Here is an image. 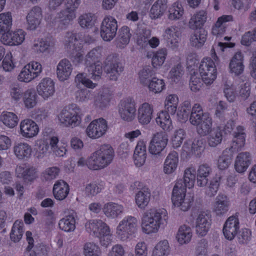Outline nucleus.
<instances>
[{
    "instance_id": "a878e982",
    "label": "nucleus",
    "mask_w": 256,
    "mask_h": 256,
    "mask_svg": "<svg viewBox=\"0 0 256 256\" xmlns=\"http://www.w3.org/2000/svg\"><path fill=\"white\" fill-rule=\"evenodd\" d=\"M212 172V169L209 164H204L200 165L198 170V186L201 187L206 186L209 180L210 175Z\"/></svg>"
},
{
    "instance_id": "6e6552de",
    "label": "nucleus",
    "mask_w": 256,
    "mask_h": 256,
    "mask_svg": "<svg viewBox=\"0 0 256 256\" xmlns=\"http://www.w3.org/2000/svg\"><path fill=\"white\" fill-rule=\"evenodd\" d=\"M118 28L117 20L112 16H106L103 19L100 34L102 40L110 42L116 36Z\"/></svg>"
},
{
    "instance_id": "338daca9",
    "label": "nucleus",
    "mask_w": 256,
    "mask_h": 256,
    "mask_svg": "<svg viewBox=\"0 0 256 256\" xmlns=\"http://www.w3.org/2000/svg\"><path fill=\"white\" fill-rule=\"evenodd\" d=\"M100 48L98 47L88 52L86 56L85 64L86 66H88L90 63L96 62V61L100 57Z\"/></svg>"
},
{
    "instance_id": "c756f323",
    "label": "nucleus",
    "mask_w": 256,
    "mask_h": 256,
    "mask_svg": "<svg viewBox=\"0 0 256 256\" xmlns=\"http://www.w3.org/2000/svg\"><path fill=\"white\" fill-rule=\"evenodd\" d=\"M69 186L64 180L57 181L53 186V194L56 199L62 200L66 198L69 193Z\"/></svg>"
},
{
    "instance_id": "2eb2a0df",
    "label": "nucleus",
    "mask_w": 256,
    "mask_h": 256,
    "mask_svg": "<svg viewBox=\"0 0 256 256\" xmlns=\"http://www.w3.org/2000/svg\"><path fill=\"white\" fill-rule=\"evenodd\" d=\"M168 141L167 136L163 132H158L154 134L149 146V152L152 154H158L165 148Z\"/></svg>"
},
{
    "instance_id": "473e14b6",
    "label": "nucleus",
    "mask_w": 256,
    "mask_h": 256,
    "mask_svg": "<svg viewBox=\"0 0 256 256\" xmlns=\"http://www.w3.org/2000/svg\"><path fill=\"white\" fill-rule=\"evenodd\" d=\"M167 0H158L152 6L150 15L152 19H156L161 17L167 9Z\"/></svg>"
},
{
    "instance_id": "bf43d9fd",
    "label": "nucleus",
    "mask_w": 256,
    "mask_h": 256,
    "mask_svg": "<svg viewBox=\"0 0 256 256\" xmlns=\"http://www.w3.org/2000/svg\"><path fill=\"white\" fill-rule=\"evenodd\" d=\"M36 78L30 70V65L25 66L18 76V80L22 82H28Z\"/></svg>"
},
{
    "instance_id": "72a5a7b5",
    "label": "nucleus",
    "mask_w": 256,
    "mask_h": 256,
    "mask_svg": "<svg viewBox=\"0 0 256 256\" xmlns=\"http://www.w3.org/2000/svg\"><path fill=\"white\" fill-rule=\"evenodd\" d=\"M78 22L82 28L90 29L96 23V17L92 13H85L79 16Z\"/></svg>"
},
{
    "instance_id": "0e129e2a",
    "label": "nucleus",
    "mask_w": 256,
    "mask_h": 256,
    "mask_svg": "<svg viewBox=\"0 0 256 256\" xmlns=\"http://www.w3.org/2000/svg\"><path fill=\"white\" fill-rule=\"evenodd\" d=\"M238 242L240 244H247L252 239V232L248 228H242L237 234Z\"/></svg>"
},
{
    "instance_id": "a211bd4d",
    "label": "nucleus",
    "mask_w": 256,
    "mask_h": 256,
    "mask_svg": "<svg viewBox=\"0 0 256 256\" xmlns=\"http://www.w3.org/2000/svg\"><path fill=\"white\" fill-rule=\"evenodd\" d=\"M39 132L37 124L32 120L26 119L20 124V134L26 138H32L36 136Z\"/></svg>"
},
{
    "instance_id": "cd10ccee",
    "label": "nucleus",
    "mask_w": 256,
    "mask_h": 256,
    "mask_svg": "<svg viewBox=\"0 0 256 256\" xmlns=\"http://www.w3.org/2000/svg\"><path fill=\"white\" fill-rule=\"evenodd\" d=\"M134 160L136 166L140 167L145 163L146 152V147L144 142L140 141L138 142L134 154Z\"/></svg>"
},
{
    "instance_id": "5fc2aeb1",
    "label": "nucleus",
    "mask_w": 256,
    "mask_h": 256,
    "mask_svg": "<svg viewBox=\"0 0 256 256\" xmlns=\"http://www.w3.org/2000/svg\"><path fill=\"white\" fill-rule=\"evenodd\" d=\"M102 189V186L94 182L86 184L84 192L86 197L92 198L100 193Z\"/></svg>"
},
{
    "instance_id": "37998d69",
    "label": "nucleus",
    "mask_w": 256,
    "mask_h": 256,
    "mask_svg": "<svg viewBox=\"0 0 256 256\" xmlns=\"http://www.w3.org/2000/svg\"><path fill=\"white\" fill-rule=\"evenodd\" d=\"M88 71L89 72L90 78L95 81L100 80L101 78L102 73V64L97 62L90 63L86 66Z\"/></svg>"
},
{
    "instance_id": "dca6fc26",
    "label": "nucleus",
    "mask_w": 256,
    "mask_h": 256,
    "mask_svg": "<svg viewBox=\"0 0 256 256\" xmlns=\"http://www.w3.org/2000/svg\"><path fill=\"white\" fill-rule=\"evenodd\" d=\"M38 94L44 99L48 100L55 92L54 82L50 78H42L36 86Z\"/></svg>"
},
{
    "instance_id": "412c9836",
    "label": "nucleus",
    "mask_w": 256,
    "mask_h": 256,
    "mask_svg": "<svg viewBox=\"0 0 256 256\" xmlns=\"http://www.w3.org/2000/svg\"><path fill=\"white\" fill-rule=\"evenodd\" d=\"M42 17L41 8L38 6H34L26 16L28 28L30 30H36L40 23Z\"/></svg>"
},
{
    "instance_id": "4be33fe9",
    "label": "nucleus",
    "mask_w": 256,
    "mask_h": 256,
    "mask_svg": "<svg viewBox=\"0 0 256 256\" xmlns=\"http://www.w3.org/2000/svg\"><path fill=\"white\" fill-rule=\"evenodd\" d=\"M72 67L70 62L66 58L60 61L56 66V74L60 81L68 80L72 72Z\"/></svg>"
},
{
    "instance_id": "09e8293b",
    "label": "nucleus",
    "mask_w": 256,
    "mask_h": 256,
    "mask_svg": "<svg viewBox=\"0 0 256 256\" xmlns=\"http://www.w3.org/2000/svg\"><path fill=\"white\" fill-rule=\"evenodd\" d=\"M195 104L191 108L190 103L189 101H184L182 106L178 108L177 116L180 120L186 121L188 119L189 114L190 113V117L192 109Z\"/></svg>"
},
{
    "instance_id": "6ab92c4d",
    "label": "nucleus",
    "mask_w": 256,
    "mask_h": 256,
    "mask_svg": "<svg viewBox=\"0 0 256 256\" xmlns=\"http://www.w3.org/2000/svg\"><path fill=\"white\" fill-rule=\"evenodd\" d=\"M60 122L65 126H75L78 125L80 121V118L75 112L63 110L58 116Z\"/></svg>"
},
{
    "instance_id": "a18cd8bd",
    "label": "nucleus",
    "mask_w": 256,
    "mask_h": 256,
    "mask_svg": "<svg viewBox=\"0 0 256 256\" xmlns=\"http://www.w3.org/2000/svg\"><path fill=\"white\" fill-rule=\"evenodd\" d=\"M140 82L144 85L148 86L151 79L154 77L155 72L150 66H144L138 73Z\"/></svg>"
},
{
    "instance_id": "1a4fd4ad",
    "label": "nucleus",
    "mask_w": 256,
    "mask_h": 256,
    "mask_svg": "<svg viewBox=\"0 0 256 256\" xmlns=\"http://www.w3.org/2000/svg\"><path fill=\"white\" fill-rule=\"evenodd\" d=\"M118 112L122 120L128 122L132 121L136 112L134 100L130 98L121 100L118 104Z\"/></svg>"
},
{
    "instance_id": "39448f33",
    "label": "nucleus",
    "mask_w": 256,
    "mask_h": 256,
    "mask_svg": "<svg viewBox=\"0 0 256 256\" xmlns=\"http://www.w3.org/2000/svg\"><path fill=\"white\" fill-rule=\"evenodd\" d=\"M138 229V220L132 216L124 217L116 228L118 238L122 241L130 238L136 233Z\"/></svg>"
},
{
    "instance_id": "f3484780",
    "label": "nucleus",
    "mask_w": 256,
    "mask_h": 256,
    "mask_svg": "<svg viewBox=\"0 0 256 256\" xmlns=\"http://www.w3.org/2000/svg\"><path fill=\"white\" fill-rule=\"evenodd\" d=\"M240 228L239 220L238 218L231 216L225 222L223 228V233L226 238L232 240Z\"/></svg>"
},
{
    "instance_id": "603ef678",
    "label": "nucleus",
    "mask_w": 256,
    "mask_h": 256,
    "mask_svg": "<svg viewBox=\"0 0 256 256\" xmlns=\"http://www.w3.org/2000/svg\"><path fill=\"white\" fill-rule=\"evenodd\" d=\"M149 90L154 94H158L166 88V85L164 80L153 77L150 83L148 84Z\"/></svg>"
},
{
    "instance_id": "58836bf2",
    "label": "nucleus",
    "mask_w": 256,
    "mask_h": 256,
    "mask_svg": "<svg viewBox=\"0 0 256 256\" xmlns=\"http://www.w3.org/2000/svg\"><path fill=\"white\" fill-rule=\"evenodd\" d=\"M76 220L73 215H68L60 220L58 226L60 230L66 232H73L76 228Z\"/></svg>"
},
{
    "instance_id": "2f4dec72",
    "label": "nucleus",
    "mask_w": 256,
    "mask_h": 256,
    "mask_svg": "<svg viewBox=\"0 0 256 256\" xmlns=\"http://www.w3.org/2000/svg\"><path fill=\"white\" fill-rule=\"evenodd\" d=\"M232 17L230 15H224L220 17L214 26H212V32L213 35L216 36L224 34L226 30V22L232 20Z\"/></svg>"
},
{
    "instance_id": "3c124183",
    "label": "nucleus",
    "mask_w": 256,
    "mask_h": 256,
    "mask_svg": "<svg viewBox=\"0 0 256 256\" xmlns=\"http://www.w3.org/2000/svg\"><path fill=\"white\" fill-rule=\"evenodd\" d=\"M112 98V94L108 88H104L100 92L96 100V104L100 108L107 106Z\"/></svg>"
},
{
    "instance_id": "4468645a",
    "label": "nucleus",
    "mask_w": 256,
    "mask_h": 256,
    "mask_svg": "<svg viewBox=\"0 0 256 256\" xmlns=\"http://www.w3.org/2000/svg\"><path fill=\"white\" fill-rule=\"evenodd\" d=\"M196 180V170L192 168H187L184 172L182 178L176 182L174 188L180 189L182 192H186V188H190L194 186Z\"/></svg>"
},
{
    "instance_id": "c85d7f7f",
    "label": "nucleus",
    "mask_w": 256,
    "mask_h": 256,
    "mask_svg": "<svg viewBox=\"0 0 256 256\" xmlns=\"http://www.w3.org/2000/svg\"><path fill=\"white\" fill-rule=\"evenodd\" d=\"M164 36L167 40L168 46L172 49L178 46L179 32L177 27L172 26L166 28Z\"/></svg>"
},
{
    "instance_id": "393cba45",
    "label": "nucleus",
    "mask_w": 256,
    "mask_h": 256,
    "mask_svg": "<svg viewBox=\"0 0 256 256\" xmlns=\"http://www.w3.org/2000/svg\"><path fill=\"white\" fill-rule=\"evenodd\" d=\"M250 154L248 152L240 153L236 156L234 168L236 172L242 173L245 172L251 163Z\"/></svg>"
},
{
    "instance_id": "0eeeda50",
    "label": "nucleus",
    "mask_w": 256,
    "mask_h": 256,
    "mask_svg": "<svg viewBox=\"0 0 256 256\" xmlns=\"http://www.w3.org/2000/svg\"><path fill=\"white\" fill-rule=\"evenodd\" d=\"M198 71L204 82L207 85L212 84L216 78V68L214 62L210 58L202 60Z\"/></svg>"
},
{
    "instance_id": "a19ab883",
    "label": "nucleus",
    "mask_w": 256,
    "mask_h": 256,
    "mask_svg": "<svg viewBox=\"0 0 256 256\" xmlns=\"http://www.w3.org/2000/svg\"><path fill=\"white\" fill-rule=\"evenodd\" d=\"M168 18L171 20L180 19L184 14V8L179 1L174 2L169 8Z\"/></svg>"
},
{
    "instance_id": "b1692460",
    "label": "nucleus",
    "mask_w": 256,
    "mask_h": 256,
    "mask_svg": "<svg viewBox=\"0 0 256 256\" xmlns=\"http://www.w3.org/2000/svg\"><path fill=\"white\" fill-rule=\"evenodd\" d=\"M102 210L107 218L113 219L118 218L123 214L124 208L122 205L111 202L106 204Z\"/></svg>"
},
{
    "instance_id": "7c9ffc66",
    "label": "nucleus",
    "mask_w": 256,
    "mask_h": 256,
    "mask_svg": "<svg viewBox=\"0 0 256 256\" xmlns=\"http://www.w3.org/2000/svg\"><path fill=\"white\" fill-rule=\"evenodd\" d=\"M178 162V154L175 151L170 152L167 156L164 166V172L167 174L174 172L177 168Z\"/></svg>"
},
{
    "instance_id": "c03bdc74",
    "label": "nucleus",
    "mask_w": 256,
    "mask_h": 256,
    "mask_svg": "<svg viewBox=\"0 0 256 256\" xmlns=\"http://www.w3.org/2000/svg\"><path fill=\"white\" fill-rule=\"evenodd\" d=\"M156 122L164 130H170L172 128V120L168 112H162L156 119Z\"/></svg>"
},
{
    "instance_id": "423d86ee",
    "label": "nucleus",
    "mask_w": 256,
    "mask_h": 256,
    "mask_svg": "<svg viewBox=\"0 0 256 256\" xmlns=\"http://www.w3.org/2000/svg\"><path fill=\"white\" fill-rule=\"evenodd\" d=\"M104 70L110 80L116 81L124 71V66L118 57L112 54L108 56L104 60Z\"/></svg>"
},
{
    "instance_id": "ddd939ff",
    "label": "nucleus",
    "mask_w": 256,
    "mask_h": 256,
    "mask_svg": "<svg viewBox=\"0 0 256 256\" xmlns=\"http://www.w3.org/2000/svg\"><path fill=\"white\" fill-rule=\"evenodd\" d=\"M86 230L94 236H100L110 232L109 226L101 220H90L85 224Z\"/></svg>"
},
{
    "instance_id": "f257e3e1",
    "label": "nucleus",
    "mask_w": 256,
    "mask_h": 256,
    "mask_svg": "<svg viewBox=\"0 0 256 256\" xmlns=\"http://www.w3.org/2000/svg\"><path fill=\"white\" fill-rule=\"evenodd\" d=\"M190 122L196 126L197 132L201 136L208 134L207 141L210 146L215 148L222 143L224 136L222 128L217 126L212 128V118L209 114L204 112L199 104H196L192 109Z\"/></svg>"
},
{
    "instance_id": "f704fd0d",
    "label": "nucleus",
    "mask_w": 256,
    "mask_h": 256,
    "mask_svg": "<svg viewBox=\"0 0 256 256\" xmlns=\"http://www.w3.org/2000/svg\"><path fill=\"white\" fill-rule=\"evenodd\" d=\"M207 18L206 12L204 10H200L194 14L189 22V26L191 29L197 30L203 26Z\"/></svg>"
},
{
    "instance_id": "9b49d317",
    "label": "nucleus",
    "mask_w": 256,
    "mask_h": 256,
    "mask_svg": "<svg viewBox=\"0 0 256 256\" xmlns=\"http://www.w3.org/2000/svg\"><path fill=\"white\" fill-rule=\"evenodd\" d=\"M186 192H182L180 189L173 188L172 200L175 207L182 211L188 210L193 202L191 196H186Z\"/></svg>"
},
{
    "instance_id": "6e6d98bb",
    "label": "nucleus",
    "mask_w": 256,
    "mask_h": 256,
    "mask_svg": "<svg viewBox=\"0 0 256 256\" xmlns=\"http://www.w3.org/2000/svg\"><path fill=\"white\" fill-rule=\"evenodd\" d=\"M23 100L26 107L30 108L36 104V94L34 89H29L24 94Z\"/></svg>"
},
{
    "instance_id": "5701e85b",
    "label": "nucleus",
    "mask_w": 256,
    "mask_h": 256,
    "mask_svg": "<svg viewBox=\"0 0 256 256\" xmlns=\"http://www.w3.org/2000/svg\"><path fill=\"white\" fill-rule=\"evenodd\" d=\"M244 56L241 52H236L229 64L230 72L236 76H239L244 70Z\"/></svg>"
},
{
    "instance_id": "4d7b16f0",
    "label": "nucleus",
    "mask_w": 256,
    "mask_h": 256,
    "mask_svg": "<svg viewBox=\"0 0 256 256\" xmlns=\"http://www.w3.org/2000/svg\"><path fill=\"white\" fill-rule=\"evenodd\" d=\"M0 120L6 126L10 128H12L16 126L18 118L14 113L6 112L1 115Z\"/></svg>"
},
{
    "instance_id": "e2e57ef3",
    "label": "nucleus",
    "mask_w": 256,
    "mask_h": 256,
    "mask_svg": "<svg viewBox=\"0 0 256 256\" xmlns=\"http://www.w3.org/2000/svg\"><path fill=\"white\" fill-rule=\"evenodd\" d=\"M130 36V28L127 26H123L118 31L117 41L123 45H126L129 42Z\"/></svg>"
},
{
    "instance_id": "79ce46f5",
    "label": "nucleus",
    "mask_w": 256,
    "mask_h": 256,
    "mask_svg": "<svg viewBox=\"0 0 256 256\" xmlns=\"http://www.w3.org/2000/svg\"><path fill=\"white\" fill-rule=\"evenodd\" d=\"M24 223L22 221L16 220L12 227L10 233V238L14 242L20 241L24 234Z\"/></svg>"
},
{
    "instance_id": "f8f14e48",
    "label": "nucleus",
    "mask_w": 256,
    "mask_h": 256,
    "mask_svg": "<svg viewBox=\"0 0 256 256\" xmlns=\"http://www.w3.org/2000/svg\"><path fill=\"white\" fill-rule=\"evenodd\" d=\"M108 130V124L103 118L92 120L86 130L88 136L93 139L100 138L104 136Z\"/></svg>"
},
{
    "instance_id": "8fccbe9b",
    "label": "nucleus",
    "mask_w": 256,
    "mask_h": 256,
    "mask_svg": "<svg viewBox=\"0 0 256 256\" xmlns=\"http://www.w3.org/2000/svg\"><path fill=\"white\" fill-rule=\"evenodd\" d=\"M178 103V98L176 94H170L168 96L164 102L165 109L170 114H175Z\"/></svg>"
},
{
    "instance_id": "864d4df0",
    "label": "nucleus",
    "mask_w": 256,
    "mask_h": 256,
    "mask_svg": "<svg viewBox=\"0 0 256 256\" xmlns=\"http://www.w3.org/2000/svg\"><path fill=\"white\" fill-rule=\"evenodd\" d=\"M166 56L167 50L165 48L157 51L152 58V64L153 67L155 68H160L164 63Z\"/></svg>"
},
{
    "instance_id": "ea45409f",
    "label": "nucleus",
    "mask_w": 256,
    "mask_h": 256,
    "mask_svg": "<svg viewBox=\"0 0 256 256\" xmlns=\"http://www.w3.org/2000/svg\"><path fill=\"white\" fill-rule=\"evenodd\" d=\"M192 236V232L190 226L184 224L180 226L176 236L178 241L180 244L188 243L190 242Z\"/></svg>"
},
{
    "instance_id": "de8ad7c7",
    "label": "nucleus",
    "mask_w": 256,
    "mask_h": 256,
    "mask_svg": "<svg viewBox=\"0 0 256 256\" xmlns=\"http://www.w3.org/2000/svg\"><path fill=\"white\" fill-rule=\"evenodd\" d=\"M12 25V16L11 13L3 12L0 14V34L10 31Z\"/></svg>"
},
{
    "instance_id": "052dcab7",
    "label": "nucleus",
    "mask_w": 256,
    "mask_h": 256,
    "mask_svg": "<svg viewBox=\"0 0 256 256\" xmlns=\"http://www.w3.org/2000/svg\"><path fill=\"white\" fill-rule=\"evenodd\" d=\"M75 82L77 84L76 86L82 84L84 86L90 88H94L96 86V83L92 82L89 78H86V74L85 73H79L75 77Z\"/></svg>"
},
{
    "instance_id": "aec40b11",
    "label": "nucleus",
    "mask_w": 256,
    "mask_h": 256,
    "mask_svg": "<svg viewBox=\"0 0 256 256\" xmlns=\"http://www.w3.org/2000/svg\"><path fill=\"white\" fill-rule=\"evenodd\" d=\"M153 106L148 103L140 104L138 110V120L142 124H148L152 118Z\"/></svg>"
},
{
    "instance_id": "13d9d810",
    "label": "nucleus",
    "mask_w": 256,
    "mask_h": 256,
    "mask_svg": "<svg viewBox=\"0 0 256 256\" xmlns=\"http://www.w3.org/2000/svg\"><path fill=\"white\" fill-rule=\"evenodd\" d=\"M170 252L168 243L167 240L159 242L155 246L152 256H167Z\"/></svg>"
},
{
    "instance_id": "20e7f679",
    "label": "nucleus",
    "mask_w": 256,
    "mask_h": 256,
    "mask_svg": "<svg viewBox=\"0 0 256 256\" xmlns=\"http://www.w3.org/2000/svg\"><path fill=\"white\" fill-rule=\"evenodd\" d=\"M114 157V150L109 144H104L92 153L86 164L90 170H97L108 166Z\"/></svg>"
},
{
    "instance_id": "c9c22d12",
    "label": "nucleus",
    "mask_w": 256,
    "mask_h": 256,
    "mask_svg": "<svg viewBox=\"0 0 256 256\" xmlns=\"http://www.w3.org/2000/svg\"><path fill=\"white\" fill-rule=\"evenodd\" d=\"M206 39V34L204 30L199 29L196 30L191 35L190 44L196 48H200L204 44Z\"/></svg>"
},
{
    "instance_id": "49530a36",
    "label": "nucleus",
    "mask_w": 256,
    "mask_h": 256,
    "mask_svg": "<svg viewBox=\"0 0 256 256\" xmlns=\"http://www.w3.org/2000/svg\"><path fill=\"white\" fill-rule=\"evenodd\" d=\"M60 22L64 28L68 26L76 18L75 12L66 9L60 10L57 14Z\"/></svg>"
},
{
    "instance_id": "e433bc0d",
    "label": "nucleus",
    "mask_w": 256,
    "mask_h": 256,
    "mask_svg": "<svg viewBox=\"0 0 256 256\" xmlns=\"http://www.w3.org/2000/svg\"><path fill=\"white\" fill-rule=\"evenodd\" d=\"M150 197V190L146 188H143L136 194V202L139 208H144L148 204Z\"/></svg>"
},
{
    "instance_id": "9d476101",
    "label": "nucleus",
    "mask_w": 256,
    "mask_h": 256,
    "mask_svg": "<svg viewBox=\"0 0 256 256\" xmlns=\"http://www.w3.org/2000/svg\"><path fill=\"white\" fill-rule=\"evenodd\" d=\"M210 212L208 211L200 212L196 218L195 228L196 234L205 236L209 231L212 224Z\"/></svg>"
},
{
    "instance_id": "680f3d73",
    "label": "nucleus",
    "mask_w": 256,
    "mask_h": 256,
    "mask_svg": "<svg viewBox=\"0 0 256 256\" xmlns=\"http://www.w3.org/2000/svg\"><path fill=\"white\" fill-rule=\"evenodd\" d=\"M86 256H100L101 251L99 246L94 242H87L84 246Z\"/></svg>"
},
{
    "instance_id": "774afa93",
    "label": "nucleus",
    "mask_w": 256,
    "mask_h": 256,
    "mask_svg": "<svg viewBox=\"0 0 256 256\" xmlns=\"http://www.w3.org/2000/svg\"><path fill=\"white\" fill-rule=\"evenodd\" d=\"M256 41V28L252 31L246 32L242 36L241 43L246 46H249L253 42Z\"/></svg>"
},
{
    "instance_id": "69168bd1",
    "label": "nucleus",
    "mask_w": 256,
    "mask_h": 256,
    "mask_svg": "<svg viewBox=\"0 0 256 256\" xmlns=\"http://www.w3.org/2000/svg\"><path fill=\"white\" fill-rule=\"evenodd\" d=\"M183 74V68L181 64H178L171 69L169 76L172 81L178 82L180 80Z\"/></svg>"
},
{
    "instance_id": "bb28decb",
    "label": "nucleus",
    "mask_w": 256,
    "mask_h": 256,
    "mask_svg": "<svg viewBox=\"0 0 256 256\" xmlns=\"http://www.w3.org/2000/svg\"><path fill=\"white\" fill-rule=\"evenodd\" d=\"M229 206L228 196L224 194H219L216 198L214 210L217 215H222L228 211Z\"/></svg>"
},
{
    "instance_id": "7ed1b4c3",
    "label": "nucleus",
    "mask_w": 256,
    "mask_h": 256,
    "mask_svg": "<svg viewBox=\"0 0 256 256\" xmlns=\"http://www.w3.org/2000/svg\"><path fill=\"white\" fill-rule=\"evenodd\" d=\"M233 136L230 147L224 150L218 160V166L220 170H225L228 167L234 154L240 150L245 144L246 134L244 132L242 126H238Z\"/></svg>"
},
{
    "instance_id": "f03ea898",
    "label": "nucleus",
    "mask_w": 256,
    "mask_h": 256,
    "mask_svg": "<svg viewBox=\"0 0 256 256\" xmlns=\"http://www.w3.org/2000/svg\"><path fill=\"white\" fill-rule=\"evenodd\" d=\"M168 213L164 208L150 209L146 212L142 218V228L146 234L156 233L166 224Z\"/></svg>"
},
{
    "instance_id": "4c0bfd02",
    "label": "nucleus",
    "mask_w": 256,
    "mask_h": 256,
    "mask_svg": "<svg viewBox=\"0 0 256 256\" xmlns=\"http://www.w3.org/2000/svg\"><path fill=\"white\" fill-rule=\"evenodd\" d=\"M14 152L18 159L29 158L32 154V148L27 143H19L14 147Z\"/></svg>"
}]
</instances>
